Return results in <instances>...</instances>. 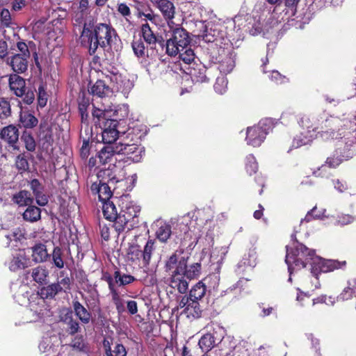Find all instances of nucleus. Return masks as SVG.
Returning <instances> with one entry per match:
<instances>
[{"label": "nucleus", "mask_w": 356, "mask_h": 356, "mask_svg": "<svg viewBox=\"0 0 356 356\" xmlns=\"http://www.w3.org/2000/svg\"><path fill=\"white\" fill-rule=\"evenodd\" d=\"M38 105L40 107H44L47 104V95L43 86H40L38 88Z\"/></svg>", "instance_id": "52"}, {"label": "nucleus", "mask_w": 356, "mask_h": 356, "mask_svg": "<svg viewBox=\"0 0 356 356\" xmlns=\"http://www.w3.org/2000/svg\"><path fill=\"white\" fill-rule=\"evenodd\" d=\"M23 55L15 54L8 58V63L16 73H24L28 68V59Z\"/></svg>", "instance_id": "14"}, {"label": "nucleus", "mask_w": 356, "mask_h": 356, "mask_svg": "<svg viewBox=\"0 0 356 356\" xmlns=\"http://www.w3.org/2000/svg\"><path fill=\"white\" fill-rule=\"evenodd\" d=\"M12 200L19 207L30 206L33 202V198L31 193L25 190L20 191L15 194Z\"/></svg>", "instance_id": "27"}, {"label": "nucleus", "mask_w": 356, "mask_h": 356, "mask_svg": "<svg viewBox=\"0 0 356 356\" xmlns=\"http://www.w3.org/2000/svg\"><path fill=\"white\" fill-rule=\"evenodd\" d=\"M90 94L98 97L108 96L111 92V87L106 86L104 81L98 80L89 90Z\"/></svg>", "instance_id": "23"}, {"label": "nucleus", "mask_w": 356, "mask_h": 356, "mask_svg": "<svg viewBox=\"0 0 356 356\" xmlns=\"http://www.w3.org/2000/svg\"><path fill=\"white\" fill-rule=\"evenodd\" d=\"M70 333L71 334H74L79 332V323L76 321L73 320L71 317H70L69 322L67 323Z\"/></svg>", "instance_id": "61"}, {"label": "nucleus", "mask_w": 356, "mask_h": 356, "mask_svg": "<svg viewBox=\"0 0 356 356\" xmlns=\"http://www.w3.org/2000/svg\"><path fill=\"white\" fill-rule=\"evenodd\" d=\"M129 199V195L125 194L122 195L120 199L118 200L119 202H122L120 204L122 211L119 213V221L117 222H130L138 218L140 207L133 202H128Z\"/></svg>", "instance_id": "7"}, {"label": "nucleus", "mask_w": 356, "mask_h": 356, "mask_svg": "<svg viewBox=\"0 0 356 356\" xmlns=\"http://www.w3.org/2000/svg\"><path fill=\"white\" fill-rule=\"evenodd\" d=\"M325 215L324 211L318 210L316 207H314L310 211H308L305 220L309 222L312 220H324Z\"/></svg>", "instance_id": "41"}, {"label": "nucleus", "mask_w": 356, "mask_h": 356, "mask_svg": "<svg viewBox=\"0 0 356 356\" xmlns=\"http://www.w3.org/2000/svg\"><path fill=\"white\" fill-rule=\"evenodd\" d=\"M227 85V81L225 77H218L213 86L214 90L218 94L222 95L226 92Z\"/></svg>", "instance_id": "46"}, {"label": "nucleus", "mask_w": 356, "mask_h": 356, "mask_svg": "<svg viewBox=\"0 0 356 356\" xmlns=\"http://www.w3.org/2000/svg\"><path fill=\"white\" fill-rule=\"evenodd\" d=\"M286 248L285 261L288 265V270L290 274L296 269L300 270L306 267L307 263H310L312 268L316 266L318 256L316 254L314 249H309L304 244L296 242L291 248Z\"/></svg>", "instance_id": "2"}, {"label": "nucleus", "mask_w": 356, "mask_h": 356, "mask_svg": "<svg viewBox=\"0 0 356 356\" xmlns=\"http://www.w3.org/2000/svg\"><path fill=\"white\" fill-rule=\"evenodd\" d=\"M50 256H51L52 262L56 268L61 269L64 267L63 251L60 247H55Z\"/></svg>", "instance_id": "35"}, {"label": "nucleus", "mask_w": 356, "mask_h": 356, "mask_svg": "<svg viewBox=\"0 0 356 356\" xmlns=\"http://www.w3.org/2000/svg\"><path fill=\"white\" fill-rule=\"evenodd\" d=\"M107 78L109 79L111 83V92H120L124 95H127L133 88V83L121 74L113 73L108 76Z\"/></svg>", "instance_id": "11"}, {"label": "nucleus", "mask_w": 356, "mask_h": 356, "mask_svg": "<svg viewBox=\"0 0 356 356\" xmlns=\"http://www.w3.org/2000/svg\"><path fill=\"white\" fill-rule=\"evenodd\" d=\"M178 54L179 58L185 63L193 65V62L195 58V55L192 49L186 47L183 51H179Z\"/></svg>", "instance_id": "38"}, {"label": "nucleus", "mask_w": 356, "mask_h": 356, "mask_svg": "<svg viewBox=\"0 0 356 356\" xmlns=\"http://www.w3.org/2000/svg\"><path fill=\"white\" fill-rule=\"evenodd\" d=\"M117 39L115 30L106 23L97 24L92 29L85 25L80 36L81 44L88 49L90 55L95 54L98 47L111 48Z\"/></svg>", "instance_id": "1"}, {"label": "nucleus", "mask_w": 356, "mask_h": 356, "mask_svg": "<svg viewBox=\"0 0 356 356\" xmlns=\"http://www.w3.org/2000/svg\"><path fill=\"white\" fill-rule=\"evenodd\" d=\"M216 343L214 337L211 334H206L203 335L199 341L200 348L205 352L210 350Z\"/></svg>", "instance_id": "34"}, {"label": "nucleus", "mask_w": 356, "mask_h": 356, "mask_svg": "<svg viewBox=\"0 0 356 356\" xmlns=\"http://www.w3.org/2000/svg\"><path fill=\"white\" fill-rule=\"evenodd\" d=\"M177 263V257L176 252L172 254L166 262L165 268L167 271L172 270Z\"/></svg>", "instance_id": "60"}, {"label": "nucleus", "mask_w": 356, "mask_h": 356, "mask_svg": "<svg viewBox=\"0 0 356 356\" xmlns=\"http://www.w3.org/2000/svg\"><path fill=\"white\" fill-rule=\"evenodd\" d=\"M1 23L6 26L11 24V15L8 9H3L0 14Z\"/></svg>", "instance_id": "55"}, {"label": "nucleus", "mask_w": 356, "mask_h": 356, "mask_svg": "<svg viewBox=\"0 0 356 356\" xmlns=\"http://www.w3.org/2000/svg\"><path fill=\"white\" fill-rule=\"evenodd\" d=\"M39 136L47 141L51 138V128L47 121L44 120L40 122L39 127Z\"/></svg>", "instance_id": "44"}, {"label": "nucleus", "mask_w": 356, "mask_h": 356, "mask_svg": "<svg viewBox=\"0 0 356 356\" xmlns=\"http://www.w3.org/2000/svg\"><path fill=\"white\" fill-rule=\"evenodd\" d=\"M348 284V286L343 289L338 297L339 299L348 300L353 297H356V280L354 279L352 281H349Z\"/></svg>", "instance_id": "32"}, {"label": "nucleus", "mask_w": 356, "mask_h": 356, "mask_svg": "<svg viewBox=\"0 0 356 356\" xmlns=\"http://www.w3.org/2000/svg\"><path fill=\"white\" fill-rule=\"evenodd\" d=\"M115 356H127V350L122 344H117L113 350Z\"/></svg>", "instance_id": "64"}, {"label": "nucleus", "mask_w": 356, "mask_h": 356, "mask_svg": "<svg viewBox=\"0 0 356 356\" xmlns=\"http://www.w3.org/2000/svg\"><path fill=\"white\" fill-rule=\"evenodd\" d=\"M156 234V237L161 242H165L171 235V227L168 224H163L158 229Z\"/></svg>", "instance_id": "42"}, {"label": "nucleus", "mask_w": 356, "mask_h": 356, "mask_svg": "<svg viewBox=\"0 0 356 356\" xmlns=\"http://www.w3.org/2000/svg\"><path fill=\"white\" fill-rule=\"evenodd\" d=\"M11 113L10 105L8 102L2 99L0 101V120H4Z\"/></svg>", "instance_id": "47"}, {"label": "nucleus", "mask_w": 356, "mask_h": 356, "mask_svg": "<svg viewBox=\"0 0 356 356\" xmlns=\"http://www.w3.org/2000/svg\"><path fill=\"white\" fill-rule=\"evenodd\" d=\"M24 235V232L23 230L20 229L19 228L14 229L11 233H9L8 234H5L6 237L8 238L9 240H20L21 238H23Z\"/></svg>", "instance_id": "54"}, {"label": "nucleus", "mask_w": 356, "mask_h": 356, "mask_svg": "<svg viewBox=\"0 0 356 356\" xmlns=\"http://www.w3.org/2000/svg\"><path fill=\"white\" fill-rule=\"evenodd\" d=\"M22 100L26 104H31L33 102L35 99V94L33 90L31 89H26L24 91V94H23Z\"/></svg>", "instance_id": "56"}, {"label": "nucleus", "mask_w": 356, "mask_h": 356, "mask_svg": "<svg viewBox=\"0 0 356 356\" xmlns=\"http://www.w3.org/2000/svg\"><path fill=\"white\" fill-rule=\"evenodd\" d=\"M178 307L183 309L182 313L188 318H197L201 316L202 309L200 302L197 301L190 300L186 298V296L181 298L179 302Z\"/></svg>", "instance_id": "12"}, {"label": "nucleus", "mask_w": 356, "mask_h": 356, "mask_svg": "<svg viewBox=\"0 0 356 356\" xmlns=\"http://www.w3.org/2000/svg\"><path fill=\"white\" fill-rule=\"evenodd\" d=\"M312 137L313 136L312 134L305 136L304 138H302V136H296L293 140V146L296 148H298L302 145H307L312 140Z\"/></svg>", "instance_id": "51"}, {"label": "nucleus", "mask_w": 356, "mask_h": 356, "mask_svg": "<svg viewBox=\"0 0 356 356\" xmlns=\"http://www.w3.org/2000/svg\"><path fill=\"white\" fill-rule=\"evenodd\" d=\"M98 178H101V186L98 193L99 199L102 202L109 201L112 196L111 188L117 183L122 185L123 180H118L109 169L100 171Z\"/></svg>", "instance_id": "6"}, {"label": "nucleus", "mask_w": 356, "mask_h": 356, "mask_svg": "<svg viewBox=\"0 0 356 356\" xmlns=\"http://www.w3.org/2000/svg\"><path fill=\"white\" fill-rule=\"evenodd\" d=\"M40 209L35 206H29L23 213V218L25 220L31 222L37 221L40 218Z\"/></svg>", "instance_id": "33"}, {"label": "nucleus", "mask_w": 356, "mask_h": 356, "mask_svg": "<svg viewBox=\"0 0 356 356\" xmlns=\"http://www.w3.org/2000/svg\"><path fill=\"white\" fill-rule=\"evenodd\" d=\"M247 163L245 165L246 171L252 175V173H255L257 170L258 166L256 162V159L253 155H249L246 158Z\"/></svg>", "instance_id": "48"}, {"label": "nucleus", "mask_w": 356, "mask_h": 356, "mask_svg": "<svg viewBox=\"0 0 356 356\" xmlns=\"http://www.w3.org/2000/svg\"><path fill=\"white\" fill-rule=\"evenodd\" d=\"M102 210L106 220L111 222L116 221L115 222H118L117 220H119V214L117 213L113 202L107 201L103 202Z\"/></svg>", "instance_id": "22"}, {"label": "nucleus", "mask_w": 356, "mask_h": 356, "mask_svg": "<svg viewBox=\"0 0 356 356\" xmlns=\"http://www.w3.org/2000/svg\"><path fill=\"white\" fill-rule=\"evenodd\" d=\"M17 49L19 51V55H23L25 57L30 58V51L29 50L27 44L24 42H18L17 43Z\"/></svg>", "instance_id": "58"}, {"label": "nucleus", "mask_w": 356, "mask_h": 356, "mask_svg": "<svg viewBox=\"0 0 356 356\" xmlns=\"http://www.w3.org/2000/svg\"><path fill=\"white\" fill-rule=\"evenodd\" d=\"M31 277L38 284L40 285L45 284L49 277V270L44 266H37L32 269Z\"/></svg>", "instance_id": "28"}, {"label": "nucleus", "mask_w": 356, "mask_h": 356, "mask_svg": "<svg viewBox=\"0 0 356 356\" xmlns=\"http://www.w3.org/2000/svg\"><path fill=\"white\" fill-rule=\"evenodd\" d=\"M156 5L169 26V22H173L172 19L175 14L174 3L169 0H158Z\"/></svg>", "instance_id": "15"}, {"label": "nucleus", "mask_w": 356, "mask_h": 356, "mask_svg": "<svg viewBox=\"0 0 356 356\" xmlns=\"http://www.w3.org/2000/svg\"><path fill=\"white\" fill-rule=\"evenodd\" d=\"M56 283L58 284L60 286H61L63 288V291L65 292L67 290L70 289L71 281H70V277L67 275L65 276L64 277H63L60 280L58 281Z\"/></svg>", "instance_id": "62"}, {"label": "nucleus", "mask_w": 356, "mask_h": 356, "mask_svg": "<svg viewBox=\"0 0 356 356\" xmlns=\"http://www.w3.org/2000/svg\"><path fill=\"white\" fill-rule=\"evenodd\" d=\"M154 250V242L149 240L145 245L144 250L142 251V258L145 266H148Z\"/></svg>", "instance_id": "37"}, {"label": "nucleus", "mask_w": 356, "mask_h": 356, "mask_svg": "<svg viewBox=\"0 0 356 356\" xmlns=\"http://www.w3.org/2000/svg\"><path fill=\"white\" fill-rule=\"evenodd\" d=\"M273 127V120L270 118H266L261 120L257 126L248 128L246 132L248 145L253 147L260 146Z\"/></svg>", "instance_id": "5"}, {"label": "nucleus", "mask_w": 356, "mask_h": 356, "mask_svg": "<svg viewBox=\"0 0 356 356\" xmlns=\"http://www.w3.org/2000/svg\"><path fill=\"white\" fill-rule=\"evenodd\" d=\"M131 47L135 55L138 57L144 56L145 54V48L143 42L141 40H134Z\"/></svg>", "instance_id": "45"}, {"label": "nucleus", "mask_w": 356, "mask_h": 356, "mask_svg": "<svg viewBox=\"0 0 356 356\" xmlns=\"http://www.w3.org/2000/svg\"><path fill=\"white\" fill-rule=\"evenodd\" d=\"M120 134L117 128H113L112 130H108L102 132V138L104 143L111 144L115 142Z\"/></svg>", "instance_id": "39"}, {"label": "nucleus", "mask_w": 356, "mask_h": 356, "mask_svg": "<svg viewBox=\"0 0 356 356\" xmlns=\"http://www.w3.org/2000/svg\"><path fill=\"white\" fill-rule=\"evenodd\" d=\"M63 288L57 283H53L46 286H43L40 290V295L42 298L53 299L60 292L63 291Z\"/></svg>", "instance_id": "24"}, {"label": "nucleus", "mask_w": 356, "mask_h": 356, "mask_svg": "<svg viewBox=\"0 0 356 356\" xmlns=\"http://www.w3.org/2000/svg\"><path fill=\"white\" fill-rule=\"evenodd\" d=\"M15 163L17 168L19 170H26L29 168V163L23 156H18Z\"/></svg>", "instance_id": "59"}, {"label": "nucleus", "mask_w": 356, "mask_h": 356, "mask_svg": "<svg viewBox=\"0 0 356 356\" xmlns=\"http://www.w3.org/2000/svg\"><path fill=\"white\" fill-rule=\"evenodd\" d=\"M341 159L339 157H328L326 161V164L330 168H336L341 163Z\"/></svg>", "instance_id": "63"}, {"label": "nucleus", "mask_w": 356, "mask_h": 356, "mask_svg": "<svg viewBox=\"0 0 356 356\" xmlns=\"http://www.w3.org/2000/svg\"><path fill=\"white\" fill-rule=\"evenodd\" d=\"M73 307L76 315L83 323H88L90 319V314L87 309L79 302H73Z\"/></svg>", "instance_id": "31"}, {"label": "nucleus", "mask_w": 356, "mask_h": 356, "mask_svg": "<svg viewBox=\"0 0 356 356\" xmlns=\"http://www.w3.org/2000/svg\"><path fill=\"white\" fill-rule=\"evenodd\" d=\"M188 257H182L173 271L170 278V286L177 289L179 293H185L188 288L186 279L197 278L201 273V263L193 262L188 264Z\"/></svg>", "instance_id": "3"}, {"label": "nucleus", "mask_w": 356, "mask_h": 356, "mask_svg": "<svg viewBox=\"0 0 356 356\" xmlns=\"http://www.w3.org/2000/svg\"><path fill=\"white\" fill-rule=\"evenodd\" d=\"M19 122L22 127L26 129H31L35 127L38 123V119L31 113L24 111L21 112L19 115Z\"/></svg>", "instance_id": "30"}, {"label": "nucleus", "mask_w": 356, "mask_h": 356, "mask_svg": "<svg viewBox=\"0 0 356 356\" xmlns=\"http://www.w3.org/2000/svg\"><path fill=\"white\" fill-rule=\"evenodd\" d=\"M322 120V117L319 118L318 115H311L302 118L300 124L303 128L307 129V132L310 134L316 131L319 128L324 129L330 127V122L327 119L325 120V124L324 126L322 124L323 122Z\"/></svg>", "instance_id": "13"}, {"label": "nucleus", "mask_w": 356, "mask_h": 356, "mask_svg": "<svg viewBox=\"0 0 356 356\" xmlns=\"http://www.w3.org/2000/svg\"><path fill=\"white\" fill-rule=\"evenodd\" d=\"M21 139L24 142L25 147L28 151H35L36 147L35 141L30 133L24 131Z\"/></svg>", "instance_id": "43"}, {"label": "nucleus", "mask_w": 356, "mask_h": 356, "mask_svg": "<svg viewBox=\"0 0 356 356\" xmlns=\"http://www.w3.org/2000/svg\"><path fill=\"white\" fill-rule=\"evenodd\" d=\"M316 259L317 261L315 263L316 266H313V268H311V273L316 277L321 273H327L336 269L343 268L346 265L345 261H339L333 259L325 260L320 257H318Z\"/></svg>", "instance_id": "9"}, {"label": "nucleus", "mask_w": 356, "mask_h": 356, "mask_svg": "<svg viewBox=\"0 0 356 356\" xmlns=\"http://www.w3.org/2000/svg\"><path fill=\"white\" fill-rule=\"evenodd\" d=\"M31 250L32 259L35 263L45 262L50 257V254L47 250V246L44 243H35L31 247Z\"/></svg>", "instance_id": "17"}, {"label": "nucleus", "mask_w": 356, "mask_h": 356, "mask_svg": "<svg viewBox=\"0 0 356 356\" xmlns=\"http://www.w3.org/2000/svg\"><path fill=\"white\" fill-rule=\"evenodd\" d=\"M116 143L103 147L98 154V159L102 164L113 161V156L117 154Z\"/></svg>", "instance_id": "21"}, {"label": "nucleus", "mask_w": 356, "mask_h": 356, "mask_svg": "<svg viewBox=\"0 0 356 356\" xmlns=\"http://www.w3.org/2000/svg\"><path fill=\"white\" fill-rule=\"evenodd\" d=\"M188 74L191 76L193 81L204 83L208 81V78L206 75V67L201 65L193 63V65L188 68Z\"/></svg>", "instance_id": "16"}, {"label": "nucleus", "mask_w": 356, "mask_h": 356, "mask_svg": "<svg viewBox=\"0 0 356 356\" xmlns=\"http://www.w3.org/2000/svg\"><path fill=\"white\" fill-rule=\"evenodd\" d=\"M29 259L25 255L24 250H19L15 254L9 264V269L15 272L19 269H24L28 267Z\"/></svg>", "instance_id": "19"}, {"label": "nucleus", "mask_w": 356, "mask_h": 356, "mask_svg": "<svg viewBox=\"0 0 356 356\" xmlns=\"http://www.w3.org/2000/svg\"><path fill=\"white\" fill-rule=\"evenodd\" d=\"M118 12L123 16L127 21H128V17L131 16V10L129 7L124 3H120L118 4Z\"/></svg>", "instance_id": "53"}, {"label": "nucleus", "mask_w": 356, "mask_h": 356, "mask_svg": "<svg viewBox=\"0 0 356 356\" xmlns=\"http://www.w3.org/2000/svg\"><path fill=\"white\" fill-rule=\"evenodd\" d=\"M234 66V56L232 53H229L219 61L218 68L221 73L228 74L232 71Z\"/></svg>", "instance_id": "29"}, {"label": "nucleus", "mask_w": 356, "mask_h": 356, "mask_svg": "<svg viewBox=\"0 0 356 356\" xmlns=\"http://www.w3.org/2000/svg\"><path fill=\"white\" fill-rule=\"evenodd\" d=\"M127 254L129 260L136 262L140 261L142 257V250L138 245L132 244L129 245Z\"/></svg>", "instance_id": "36"}, {"label": "nucleus", "mask_w": 356, "mask_h": 356, "mask_svg": "<svg viewBox=\"0 0 356 356\" xmlns=\"http://www.w3.org/2000/svg\"><path fill=\"white\" fill-rule=\"evenodd\" d=\"M141 32L144 40L150 46L152 49L154 48L156 44L159 41V39L152 31L147 23L142 25Z\"/></svg>", "instance_id": "25"}, {"label": "nucleus", "mask_w": 356, "mask_h": 356, "mask_svg": "<svg viewBox=\"0 0 356 356\" xmlns=\"http://www.w3.org/2000/svg\"><path fill=\"white\" fill-rule=\"evenodd\" d=\"M9 86L15 95L18 97H22L26 88L24 79L16 74L10 76Z\"/></svg>", "instance_id": "18"}, {"label": "nucleus", "mask_w": 356, "mask_h": 356, "mask_svg": "<svg viewBox=\"0 0 356 356\" xmlns=\"http://www.w3.org/2000/svg\"><path fill=\"white\" fill-rule=\"evenodd\" d=\"M110 112L94 107L92 115L96 127L101 129V131L112 130L118 128V121L116 119L110 118Z\"/></svg>", "instance_id": "8"}, {"label": "nucleus", "mask_w": 356, "mask_h": 356, "mask_svg": "<svg viewBox=\"0 0 356 356\" xmlns=\"http://www.w3.org/2000/svg\"><path fill=\"white\" fill-rule=\"evenodd\" d=\"M1 138L12 146H15L19 139V131L16 127L9 125L4 127L1 132Z\"/></svg>", "instance_id": "20"}, {"label": "nucleus", "mask_w": 356, "mask_h": 356, "mask_svg": "<svg viewBox=\"0 0 356 356\" xmlns=\"http://www.w3.org/2000/svg\"><path fill=\"white\" fill-rule=\"evenodd\" d=\"M115 151L118 154H124L134 162H139L144 152L143 147L136 144H128L122 142L116 143Z\"/></svg>", "instance_id": "10"}, {"label": "nucleus", "mask_w": 356, "mask_h": 356, "mask_svg": "<svg viewBox=\"0 0 356 356\" xmlns=\"http://www.w3.org/2000/svg\"><path fill=\"white\" fill-rule=\"evenodd\" d=\"M202 28L203 30L202 31V33L198 35V36L201 37L202 40L207 42L214 41V34H211L210 32L211 29H210V31L209 30V26L204 23H202Z\"/></svg>", "instance_id": "49"}, {"label": "nucleus", "mask_w": 356, "mask_h": 356, "mask_svg": "<svg viewBox=\"0 0 356 356\" xmlns=\"http://www.w3.org/2000/svg\"><path fill=\"white\" fill-rule=\"evenodd\" d=\"M100 233L102 238L105 241H108L110 238L111 232L113 231V224H99Z\"/></svg>", "instance_id": "50"}, {"label": "nucleus", "mask_w": 356, "mask_h": 356, "mask_svg": "<svg viewBox=\"0 0 356 356\" xmlns=\"http://www.w3.org/2000/svg\"><path fill=\"white\" fill-rule=\"evenodd\" d=\"M168 36L165 42V53L171 56L178 55L179 51H183L190 43L188 33L179 25L169 22Z\"/></svg>", "instance_id": "4"}, {"label": "nucleus", "mask_w": 356, "mask_h": 356, "mask_svg": "<svg viewBox=\"0 0 356 356\" xmlns=\"http://www.w3.org/2000/svg\"><path fill=\"white\" fill-rule=\"evenodd\" d=\"M30 186L34 195L42 193V186L38 179H33L30 183Z\"/></svg>", "instance_id": "57"}, {"label": "nucleus", "mask_w": 356, "mask_h": 356, "mask_svg": "<svg viewBox=\"0 0 356 356\" xmlns=\"http://www.w3.org/2000/svg\"><path fill=\"white\" fill-rule=\"evenodd\" d=\"M114 278L115 282L119 284L120 286L131 284L136 280V278L134 276L126 274L121 275L119 271L115 272Z\"/></svg>", "instance_id": "40"}, {"label": "nucleus", "mask_w": 356, "mask_h": 356, "mask_svg": "<svg viewBox=\"0 0 356 356\" xmlns=\"http://www.w3.org/2000/svg\"><path fill=\"white\" fill-rule=\"evenodd\" d=\"M207 288L202 282H197L189 292L188 296L186 298L190 300L200 301L206 294Z\"/></svg>", "instance_id": "26"}]
</instances>
